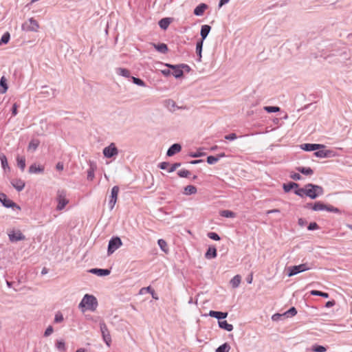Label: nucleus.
<instances>
[{"label":"nucleus","mask_w":352,"mask_h":352,"mask_svg":"<svg viewBox=\"0 0 352 352\" xmlns=\"http://www.w3.org/2000/svg\"><path fill=\"white\" fill-rule=\"evenodd\" d=\"M218 324L221 329H225L228 331L233 330L232 324L228 323L226 320H219L218 321Z\"/></svg>","instance_id":"nucleus-26"},{"label":"nucleus","mask_w":352,"mask_h":352,"mask_svg":"<svg viewBox=\"0 0 352 352\" xmlns=\"http://www.w3.org/2000/svg\"><path fill=\"white\" fill-rule=\"evenodd\" d=\"M294 193L300 197H303L306 195V185L305 188H299L298 187V188H295Z\"/></svg>","instance_id":"nucleus-43"},{"label":"nucleus","mask_w":352,"mask_h":352,"mask_svg":"<svg viewBox=\"0 0 352 352\" xmlns=\"http://www.w3.org/2000/svg\"><path fill=\"white\" fill-rule=\"evenodd\" d=\"M67 192L65 189H58L56 192V201L58 205L56 206L57 210H62L69 203V199L67 197Z\"/></svg>","instance_id":"nucleus-3"},{"label":"nucleus","mask_w":352,"mask_h":352,"mask_svg":"<svg viewBox=\"0 0 352 352\" xmlns=\"http://www.w3.org/2000/svg\"><path fill=\"white\" fill-rule=\"evenodd\" d=\"M203 43L202 41H197L196 44V53L197 56H199L198 60L201 61V52H202V47H203Z\"/></svg>","instance_id":"nucleus-34"},{"label":"nucleus","mask_w":352,"mask_h":352,"mask_svg":"<svg viewBox=\"0 0 352 352\" xmlns=\"http://www.w3.org/2000/svg\"><path fill=\"white\" fill-rule=\"evenodd\" d=\"M298 223L299 226L302 227L306 225L307 221L302 218H300V219H298Z\"/></svg>","instance_id":"nucleus-62"},{"label":"nucleus","mask_w":352,"mask_h":352,"mask_svg":"<svg viewBox=\"0 0 352 352\" xmlns=\"http://www.w3.org/2000/svg\"><path fill=\"white\" fill-rule=\"evenodd\" d=\"M43 171L44 168L40 166H36V164H33L29 167V173L31 174L41 173H43Z\"/></svg>","instance_id":"nucleus-25"},{"label":"nucleus","mask_w":352,"mask_h":352,"mask_svg":"<svg viewBox=\"0 0 352 352\" xmlns=\"http://www.w3.org/2000/svg\"><path fill=\"white\" fill-rule=\"evenodd\" d=\"M296 170L305 175H311L314 173V170L310 167L299 166L296 168Z\"/></svg>","instance_id":"nucleus-30"},{"label":"nucleus","mask_w":352,"mask_h":352,"mask_svg":"<svg viewBox=\"0 0 352 352\" xmlns=\"http://www.w3.org/2000/svg\"><path fill=\"white\" fill-rule=\"evenodd\" d=\"M0 160L1 162L2 168L6 170L7 168L9 169V166L7 160V157L5 155H0Z\"/></svg>","instance_id":"nucleus-38"},{"label":"nucleus","mask_w":352,"mask_h":352,"mask_svg":"<svg viewBox=\"0 0 352 352\" xmlns=\"http://www.w3.org/2000/svg\"><path fill=\"white\" fill-rule=\"evenodd\" d=\"M9 239L11 242H16L19 241H23L25 239V236L20 230H12L8 233Z\"/></svg>","instance_id":"nucleus-11"},{"label":"nucleus","mask_w":352,"mask_h":352,"mask_svg":"<svg viewBox=\"0 0 352 352\" xmlns=\"http://www.w3.org/2000/svg\"><path fill=\"white\" fill-rule=\"evenodd\" d=\"M230 350V346L227 342L219 346L215 352H229Z\"/></svg>","instance_id":"nucleus-37"},{"label":"nucleus","mask_w":352,"mask_h":352,"mask_svg":"<svg viewBox=\"0 0 352 352\" xmlns=\"http://www.w3.org/2000/svg\"><path fill=\"white\" fill-rule=\"evenodd\" d=\"M102 153L107 158H111L118 155V149L115 143H111L108 146L103 148Z\"/></svg>","instance_id":"nucleus-7"},{"label":"nucleus","mask_w":352,"mask_h":352,"mask_svg":"<svg viewBox=\"0 0 352 352\" xmlns=\"http://www.w3.org/2000/svg\"><path fill=\"white\" fill-rule=\"evenodd\" d=\"M152 45L157 51L162 54H166L168 50L167 45L164 43H152Z\"/></svg>","instance_id":"nucleus-24"},{"label":"nucleus","mask_w":352,"mask_h":352,"mask_svg":"<svg viewBox=\"0 0 352 352\" xmlns=\"http://www.w3.org/2000/svg\"><path fill=\"white\" fill-rule=\"evenodd\" d=\"M64 320L63 314L60 312H58L55 315L54 322L56 323L61 322Z\"/></svg>","instance_id":"nucleus-52"},{"label":"nucleus","mask_w":352,"mask_h":352,"mask_svg":"<svg viewBox=\"0 0 352 352\" xmlns=\"http://www.w3.org/2000/svg\"><path fill=\"white\" fill-rule=\"evenodd\" d=\"M157 244L158 245L160 246V248H161V250L164 252H168V249H167V243L166 242L165 240L164 239H159L157 241Z\"/></svg>","instance_id":"nucleus-41"},{"label":"nucleus","mask_w":352,"mask_h":352,"mask_svg":"<svg viewBox=\"0 0 352 352\" xmlns=\"http://www.w3.org/2000/svg\"><path fill=\"white\" fill-rule=\"evenodd\" d=\"M170 165L169 162H163L159 164L158 167L162 170H165Z\"/></svg>","instance_id":"nucleus-58"},{"label":"nucleus","mask_w":352,"mask_h":352,"mask_svg":"<svg viewBox=\"0 0 352 352\" xmlns=\"http://www.w3.org/2000/svg\"><path fill=\"white\" fill-rule=\"evenodd\" d=\"M340 56H343V57H344V59H345V60H348V59H349V58H350V56H349V53H348L346 51H344V52H342L340 54Z\"/></svg>","instance_id":"nucleus-61"},{"label":"nucleus","mask_w":352,"mask_h":352,"mask_svg":"<svg viewBox=\"0 0 352 352\" xmlns=\"http://www.w3.org/2000/svg\"><path fill=\"white\" fill-rule=\"evenodd\" d=\"M219 160V157H217V156L210 155L207 157V162L209 164H214Z\"/></svg>","instance_id":"nucleus-46"},{"label":"nucleus","mask_w":352,"mask_h":352,"mask_svg":"<svg viewBox=\"0 0 352 352\" xmlns=\"http://www.w3.org/2000/svg\"><path fill=\"white\" fill-rule=\"evenodd\" d=\"M210 30H211V27L208 25H204L201 26V32H200L201 39L200 41H204L206 38Z\"/></svg>","instance_id":"nucleus-21"},{"label":"nucleus","mask_w":352,"mask_h":352,"mask_svg":"<svg viewBox=\"0 0 352 352\" xmlns=\"http://www.w3.org/2000/svg\"><path fill=\"white\" fill-rule=\"evenodd\" d=\"M56 346L59 351H63L65 350V344L63 340H58Z\"/></svg>","instance_id":"nucleus-48"},{"label":"nucleus","mask_w":352,"mask_h":352,"mask_svg":"<svg viewBox=\"0 0 352 352\" xmlns=\"http://www.w3.org/2000/svg\"><path fill=\"white\" fill-rule=\"evenodd\" d=\"M207 236L208 237H209L210 239H212V240H214V241H219L220 240V236H219L218 234H217L216 232H208L207 234Z\"/></svg>","instance_id":"nucleus-50"},{"label":"nucleus","mask_w":352,"mask_h":352,"mask_svg":"<svg viewBox=\"0 0 352 352\" xmlns=\"http://www.w3.org/2000/svg\"><path fill=\"white\" fill-rule=\"evenodd\" d=\"M220 215L221 217H226V218H234L236 217V214L234 212H233L231 210H221L220 212Z\"/></svg>","instance_id":"nucleus-35"},{"label":"nucleus","mask_w":352,"mask_h":352,"mask_svg":"<svg viewBox=\"0 0 352 352\" xmlns=\"http://www.w3.org/2000/svg\"><path fill=\"white\" fill-rule=\"evenodd\" d=\"M39 28L38 22L33 18H30L28 22L22 25V30L25 31L37 32Z\"/></svg>","instance_id":"nucleus-8"},{"label":"nucleus","mask_w":352,"mask_h":352,"mask_svg":"<svg viewBox=\"0 0 352 352\" xmlns=\"http://www.w3.org/2000/svg\"><path fill=\"white\" fill-rule=\"evenodd\" d=\"M19 106L16 103H14L13 105H12V115L13 116H15L17 113H18V111H17V109H18Z\"/></svg>","instance_id":"nucleus-59"},{"label":"nucleus","mask_w":352,"mask_h":352,"mask_svg":"<svg viewBox=\"0 0 352 352\" xmlns=\"http://www.w3.org/2000/svg\"><path fill=\"white\" fill-rule=\"evenodd\" d=\"M0 202L6 207V208H14L16 207L19 208V207L11 199H8L7 195L4 193H0Z\"/></svg>","instance_id":"nucleus-12"},{"label":"nucleus","mask_w":352,"mask_h":352,"mask_svg":"<svg viewBox=\"0 0 352 352\" xmlns=\"http://www.w3.org/2000/svg\"><path fill=\"white\" fill-rule=\"evenodd\" d=\"M40 144L38 140H32L28 145V150L36 151Z\"/></svg>","instance_id":"nucleus-36"},{"label":"nucleus","mask_w":352,"mask_h":352,"mask_svg":"<svg viewBox=\"0 0 352 352\" xmlns=\"http://www.w3.org/2000/svg\"><path fill=\"white\" fill-rule=\"evenodd\" d=\"M181 166V163L177 162L174 163L171 165V166L168 168V173H173L174 172L177 168H179Z\"/></svg>","instance_id":"nucleus-53"},{"label":"nucleus","mask_w":352,"mask_h":352,"mask_svg":"<svg viewBox=\"0 0 352 352\" xmlns=\"http://www.w3.org/2000/svg\"><path fill=\"white\" fill-rule=\"evenodd\" d=\"M263 109L267 113H276L280 111V109L278 107L265 106Z\"/></svg>","instance_id":"nucleus-42"},{"label":"nucleus","mask_w":352,"mask_h":352,"mask_svg":"<svg viewBox=\"0 0 352 352\" xmlns=\"http://www.w3.org/2000/svg\"><path fill=\"white\" fill-rule=\"evenodd\" d=\"M324 190L322 186L313 184H306V196L309 197L311 199H315L318 197L323 195Z\"/></svg>","instance_id":"nucleus-2"},{"label":"nucleus","mask_w":352,"mask_h":352,"mask_svg":"<svg viewBox=\"0 0 352 352\" xmlns=\"http://www.w3.org/2000/svg\"><path fill=\"white\" fill-rule=\"evenodd\" d=\"M299 187V184L295 182H289L287 184H284L283 186V190L285 192H288L293 188H298Z\"/></svg>","instance_id":"nucleus-27"},{"label":"nucleus","mask_w":352,"mask_h":352,"mask_svg":"<svg viewBox=\"0 0 352 352\" xmlns=\"http://www.w3.org/2000/svg\"><path fill=\"white\" fill-rule=\"evenodd\" d=\"M170 23H171V19H170V18H164V19H162L159 21V26L162 30H166L168 28V27L169 26Z\"/></svg>","instance_id":"nucleus-29"},{"label":"nucleus","mask_w":352,"mask_h":352,"mask_svg":"<svg viewBox=\"0 0 352 352\" xmlns=\"http://www.w3.org/2000/svg\"><path fill=\"white\" fill-rule=\"evenodd\" d=\"M312 210L314 211L327 210L328 212L341 214L339 208H336L331 205H327L321 201H316L314 204Z\"/></svg>","instance_id":"nucleus-4"},{"label":"nucleus","mask_w":352,"mask_h":352,"mask_svg":"<svg viewBox=\"0 0 352 352\" xmlns=\"http://www.w3.org/2000/svg\"><path fill=\"white\" fill-rule=\"evenodd\" d=\"M197 190L195 186L188 185L184 189V194L186 195H194L197 192Z\"/></svg>","instance_id":"nucleus-28"},{"label":"nucleus","mask_w":352,"mask_h":352,"mask_svg":"<svg viewBox=\"0 0 352 352\" xmlns=\"http://www.w3.org/2000/svg\"><path fill=\"white\" fill-rule=\"evenodd\" d=\"M297 314V310L294 307H291L289 310L284 313L287 317L294 316Z\"/></svg>","instance_id":"nucleus-45"},{"label":"nucleus","mask_w":352,"mask_h":352,"mask_svg":"<svg viewBox=\"0 0 352 352\" xmlns=\"http://www.w3.org/2000/svg\"><path fill=\"white\" fill-rule=\"evenodd\" d=\"M177 175L180 177H188L190 175V173L188 170L182 169L177 172Z\"/></svg>","instance_id":"nucleus-47"},{"label":"nucleus","mask_w":352,"mask_h":352,"mask_svg":"<svg viewBox=\"0 0 352 352\" xmlns=\"http://www.w3.org/2000/svg\"><path fill=\"white\" fill-rule=\"evenodd\" d=\"M89 272L94 274H96L99 276H107L110 274V270L108 269H98V268H93L89 270Z\"/></svg>","instance_id":"nucleus-18"},{"label":"nucleus","mask_w":352,"mask_h":352,"mask_svg":"<svg viewBox=\"0 0 352 352\" xmlns=\"http://www.w3.org/2000/svg\"><path fill=\"white\" fill-rule=\"evenodd\" d=\"M97 298L91 294H85L78 305V308L85 312L86 310L94 311L98 307Z\"/></svg>","instance_id":"nucleus-1"},{"label":"nucleus","mask_w":352,"mask_h":352,"mask_svg":"<svg viewBox=\"0 0 352 352\" xmlns=\"http://www.w3.org/2000/svg\"><path fill=\"white\" fill-rule=\"evenodd\" d=\"M310 294L312 296H322L325 298H327L329 296L328 293L322 292L318 291V290H311L310 292Z\"/></svg>","instance_id":"nucleus-39"},{"label":"nucleus","mask_w":352,"mask_h":352,"mask_svg":"<svg viewBox=\"0 0 352 352\" xmlns=\"http://www.w3.org/2000/svg\"><path fill=\"white\" fill-rule=\"evenodd\" d=\"M237 138V136L235 133H230L227 135L225 136V139L226 140H234Z\"/></svg>","instance_id":"nucleus-56"},{"label":"nucleus","mask_w":352,"mask_h":352,"mask_svg":"<svg viewBox=\"0 0 352 352\" xmlns=\"http://www.w3.org/2000/svg\"><path fill=\"white\" fill-rule=\"evenodd\" d=\"M122 245V242L120 237H112L108 244L107 254L108 255L112 254L116 250H118Z\"/></svg>","instance_id":"nucleus-5"},{"label":"nucleus","mask_w":352,"mask_h":352,"mask_svg":"<svg viewBox=\"0 0 352 352\" xmlns=\"http://www.w3.org/2000/svg\"><path fill=\"white\" fill-rule=\"evenodd\" d=\"M13 187L19 192L21 191L25 187V182L19 179H13L11 182Z\"/></svg>","instance_id":"nucleus-19"},{"label":"nucleus","mask_w":352,"mask_h":352,"mask_svg":"<svg viewBox=\"0 0 352 352\" xmlns=\"http://www.w3.org/2000/svg\"><path fill=\"white\" fill-rule=\"evenodd\" d=\"M207 8L206 4L201 3L195 8L193 13L196 16H202Z\"/></svg>","instance_id":"nucleus-20"},{"label":"nucleus","mask_w":352,"mask_h":352,"mask_svg":"<svg viewBox=\"0 0 352 352\" xmlns=\"http://www.w3.org/2000/svg\"><path fill=\"white\" fill-rule=\"evenodd\" d=\"M182 149V146L179 144H173L172 146L169 147L166 152V155L168 157H171L176 154L177 153H179Z\"/></svg>","instance_id":"nucleus-16"},{"label":"nucleus","mask_w":352,"mask_h":352,"mask_svg":"<svg viewBox=\"0 0 352 352\" xmlns=\"http://www.w3.org/2000/svg\"><path fill=\"white\" fill-rule=\"evenodd\" d=\"M166 65L168 67L173 69V75L176 78H180V77H182L183 76L184 72L181 69L182 67H181L180 65H170V64H166Z\"/></svg>","instance_id":"nucleus-14"},{"label":"nucleus","mask_w":352,"mask_h":352,"mask_svg":"<svg viewBox=\"0 0 352 352\" xmlns=\"http://www.w3.org/2000/svg\"><path fill=\"white\" fill-rule=\"evenodd\" d=\"M205 257L208 259H212L217 257V249L212 246L209 247L207 252L205 254Z\"/></svg>","instance_id":"nucleus-23"},{"label":"nucleus","mask_w":352,"mask_h":352,"mask_svg":"<svg viewBox=\"0 0 352 352\" xmlns=\"http://www.w3.org/2000/svg\"><path fill=\"white\" fill-rule=\"evenodd\" d=\"M100 327L102 338L107 345L109 346L111 343V338L106 324L104 322H101L100 323Z\"/></svg>","instance_id":"nucleus-9"},{"label":"nucleus","mask_w":352,"mask_h":352,"mask_svg":"<svg viewBox=\"0 0 352 352\" xmlns=\"http://www.w3.org/2000/svg\"><path fill=\"white\" fill-rule=\"evenodd\" d=\"M17 165L19 168L23 171L25 168V157L18 156L16 157Z\"/></svg>","instance_id":"nucleus-33"},{"label":"nucleus","mask_w":352,"mask_h":352,"mask_svg":"<svg viewBox=\"0 0 352 352\" xmlns=\"http://www.w3.org/2000/svg\"><path fill=\"white\" fill-rule=\"evenodd\" d=\"M310 268L307 266L306 263L300 264L298 265H294L288 267L287 269V276L289 277L298 274L300 272H305L309 270Z\"/></svg>","instance_id":"nucleus-6"},{"label":"nucleus","mask_w":352,"mask_h":352,"mask_svg":"<svg viewBox=\"0 0 352 352\" xmlns=\"http://www.w3.org/2000/svg\"><path fill=\"white\" fill-rule=\"evenodd\" d=\"M53 331H54L53 327L52 326H49L46 329V330H45V331L44 333V336H46V337L50 336L53 333Z\"/></svg>","instance_id":"nucleus-57"},{"label":"nucleus","mask_w":352,"mask_h":352,"mask_svg":"<svg viewBox=\"0 0 352 352\" xmlns=\"http://www.w3.org/2000/svg\"><path fill=\"white\" fill-rule=\"evenodd\" d=\"M300 147L302 150L306 151H316L318 149L324 148L325 146L324 144H303L300 145Z\"/></svg>","instance_id":"nucleus-13"},{"label":"nucleus","mask_w":352,"mask_h":352,"mask_svg":"<svg viewBox=\"0 0 352 352\" xmlns=\"http://www.w3.org/2000/svg\"><path fill=\"white\" fill-rule=\"evenodd\" d=\"M119 190H120V188H119V186H114L111 189V196H110V199L109 201V208L111 210L113 209V208L116 204Z\"/></svg>","instance_id":"nucleus-10"},{"label":"nucleus","mask_w":352,"mask_h":352,"mask_svg":"<svg viewBox=\"0 0 352 352\" xmlns=\"http://www.w3.org/2000/svg\"><path fill=\"white\" fill-rule=\"evenodd\" d=\"M318 151H316L314 153V155L319 158H327V157H331L333 156V151L331 150H321L318 149Z\"/></svg>","instance_id":"nucleus-15"},{"label":"nucleus","mask_w":352,"mask_h":352,"mask_svg":"<svg viewBox=\"0 0 352 352\" xmlns=\"http://www.w3.org/2000/svg\"><path fill=\"white\" fill-rule=\"evenodd\" d=\"M180 65H181V67H181V69H185V71H186V72H188L190 71V67L188 65H186V64H180Z\"/></svg>","instance_id":"nucleus-64"},{"label":"nucleus","mask_w":352,"mask_h":352,"mask_svg":"<svg viewBox=\"0 0 352 352\" xmlns=\"http://www.w3.org/2000/svg\"><path fill=\"white\" fill-rule=\"evenodd\" d=\"M8 87L6 78L3 76L0 79V94H3L8 91Z\"/></svg>","instance_id":"nucleus-22"},{"label":"nucleus","mask_w":352,"mask_h":352,"mask_svg":"<svg viewBox=\"0 0 352 352\" xmlns=\"http://www.w3.org/2000/svg\"><path fill=\"white\" fill-rule=\"evenodd\" d=\"M313 351L314 352H325L327 351V349L323 346L316 345V346H314Z\"/></svg>","instance_id":"nucleus-51"},{"label":"nucleus","mask_w":352,"mask_h":352,"mask_svg":"<svg viewBox=\"0 0 352 352\" xmlns=\"http://www.w3.org/2000/svg\"><path fill=\"white\" fill-rule=\"evenodd\" d=\"M336 304L334 300H329L326 302L325 307L327 308L333 307Z\"/></svg>","instance_id":"nucleus-63"},{"label":"nucleus","mask_w":352,"mask_h":352,"mask_svg":"<svg viewBox=\"0 0 352 352\" xmlns=\"http://www.w3.org/2000/svg\"><path fill=\"white\" fill-rule=\"evenodd\" d=\"M10 38V34L8 32H5L0 40V45L2 44H6L9 42Z\"/></svg>","instance_id":"nucleus-40"},{"label":"nucleus","mask_w":352,"mask_h":352,"mask_svg":"<svg viewBox=\"0 0 352 352\" xmlns=\"http://www.w3.org/2000/svg\"><path fill=\"white\" fill-rule=\"evenodd\" d=\"M94 178V169L92 166H91L87 170V179L92 181Z\"/></svg>","instance_id":"nucleus-49"},{"label":"nucleus","mask_w":352,"mask_h":352,"mask_svg":"<svg viewBox=\"0 0 352 352\" xmlns=\"http://www.w3.org/2000/svg\"><path fill=\"white\" fill-rule=\"evenodd\" d=\"M290 177L294 180H300L302 177L299 173H292L290 175Z\"/></svg>","instance_id":"nucleus-55"},{"label":"nucleus","mask_w":352,"mask_h":352,"mask_svg":"<svg viewBox=\"0 0 352 352\" xmlns=\"http://www.w3.org/2000/svg\"><path fill=\"white\" fill-rule=\"evenodd\" d=\"M208 315L210 317L215 318L219 320L226 318L228 316V312H222L217 311H210Z\"/></svg>","instance_id":"nucleus-17"},{"label":"nucleus","mask_w":352,"mask_h":352,"mask_svg":"<svg viewBox=\"0 0 352 352\" xmlns=\"http://www.w3.org/2000/svg\"><path fill=\"white\" fill-rule=\"evenodd\" d=\"M116 73L122 76L129 78L130 77V72L129 69L122 67H118L116 69Z\"/></svg>","instance_id":"nucleus-31"},{"label":"nucleus","mask_w":352,"mask_h":352,"mask_svg":"<svg viewBox=\"0 0 352 352\" xmlns=\"http://www.w3.org/2000/svg\"><path fill=\"white\" fill-rule=\"evenodd\" d=\"M241 280V276L236 275L231 279L230 284L232 285V287L236 288L240 285Z\"/></svg>","instance_id":"nucleus-32"},{"label":"nucleus","mask_w":352,"mask_h":352,"mask_svg":"<svg viewBox=\"0 0 352 352\" xmlns=\"http://www.w3.org/2000/svg\"><path fill=\"white\" fill-rule=\"evenodd\" d=\"M132 81L134 84L140 86V87H146L145 82L140 78L132 76Z\"/></svg>","instance_id":"nucleus-44"},{"label":"nucleus","mask_w":352,"mask_h":352,"mask_svg":"<svg viewBox=\"0 0 352 352\" xmlns=\"http://www.w3.org/2000/svg\"><path fill=\"white\" fill-rule=\"evenodd\" d=\"M318 228H319V226L316 222L310 223L307 228V229L309 230H318Z\"/></svg>","instance_id":"nucleus-54"},{"label":"nucleus","mask_w":352,"mask_h":352,"mask_svg":"<svg viewBox=\"0 0 352 352\" xmlns=\"http://www.w3.org/2000/svg\"><path fill=\"white\" fill-rule=\"evenodd\" d=\"M56 170H59V171H61L63 170L64 168V165H63V163L61 162H59L56 164Z\"/></svg>","instance_id":"nucleus-60"}]
</instances>
